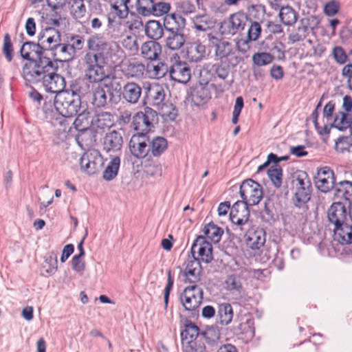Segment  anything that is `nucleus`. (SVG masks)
Segmentation results:
<instances>
[{
	"label": "nucleus",
	"instance_id": "nucleus-1",
	"mask_svg": "<svg viewBox=\"0 0 352 352\" xmlns=\"http://www.w3.org/2000/svg\"><path fill=\"white\" fill-rule=\"evenodd\" d=\"M58 67V64L47 62V64L41 67V69L27 72L25 80L32 84L42 82L47 92L56 94L55 96H58L66 86L65 78L57 74Z\"/></svg>",
	"mask_w": 352,
	"mask_h": 352
},
{
	"label": "nucleus",
	"instance_id": "nucleus-2",
	"mask_svg": "<svg viewBox=\"0 0 352 352\" xmlns=\"http://www.w3.org/2000/svg\"><path fill=\"white\" fill-rule=\"evenodd\" d=\"M43 50L38 41H27L22 43L19 50L20 55L23 60L28 61L22 68L24 79L26 78L27 72L39 70L47 62H51L50 57Z\"/></svg>",
	"mask_w": 352,
	"mask_h": 352
},
{
	"label": "nucleus",
	"instance_id": "nucleus-3",
	"mask_svg": "<svg viewBox=\"0 0 352 352\" xmlns=\"http://www.w3.org/2000/svg\"><path fill=\"white\" fill-rule=\"evenodd\" d=\"M203 289L194 284L186 287L179 296V300L184 309L190 313V318H197L199 316V308L203 300Z\"/></svg>",
	"mask_w": 352,
	"mask_h": 352
},
{
	"label": "nucleus",
	"instance_id": "nucleus-4",
	"mask_svg": "<svg viewBox=\"0 0 352 352\" xmlns=\"http://www.w3.org/2000/svg\"><path fill=\"white\" fill-rule=\"evenodd\" d=\"M81 98H74L65 94H58L54 97L56 111L65 118L75 117L82 109Z\"/></svg>",
	"mask_w": 352,
	"mask_h": 352
},
{
	"label": "nucleus",
	"instance_id": "nucleus-5",
	"mask_svg": "<svg viewBox=\"0 0 352 352\" xmlns=\"http://www.w3.org/2000/svg\"><path fill=\"white\" fill-rule=\"evenodd\" d=\"M239 195L243 204L257 205L263 198V188L260 184L252 179H245L239 187Z\"/></svg>",
	"mask_w": 352,
	"mask_h": 352
},
{
	"label": "nucleus",
	"instance_id": "nucleus-6",
	"mask_svg": "<svg viewBox=\"0 0 352 352\" xmlns=\"http://www.w3.org/2000/svg\"><path fill=\"white\" fill-rule=\"evenodd\" d=\"M158 116L156 111L151 107L144 108V111L137 112L132 118L131 126L137 133H148L154 128V124L157 123Z\"/></svg>",
	"mask_w": 352,
	"mask_h": 352
},
{
	"label": "nucleus",
	"instance_id": "nucleus-7",
	"mask_svg": "<svg viewBox=\"0 0 352 352\" xmlns=\"http://www.w3.org/2000/svg\"><path fill=\"white\" fill-rule=\"evenodd\" d=\"M87 48L96 52L103 64L107 65L109 61L116 63L113 58L116 56L109 43L102 40L97 36H92L87 40Z\"/></svg>",
	"mask_w": 352,
	"mask_h": 352
},
{
	"label": "nucleus",
	"instance_id": "nucleus-8",
	"mask_svg": "<svg viewBox=\"0 0 352 352\" xmlns=\"http://www.w3.org/2000/svg\"><path fill=\"white\" fill-rule=\"evenodd\" d=\"M190 253L192 257H199V262L202 261L208 264L213 260L212 245L202 235L197 236L193 241Z\"/></svg>",
	"mask_w": 352,
	"mask_h": 352
},
{
	"label": "nucleus",
	"instance_id": "nucleus-9",
	"mask_svg": "<svg viewBox=\"0 0 352 352\" xmlns=\"http://www.w3.org/2000/svg\"><path fill=\"white\" fill-rule=\"evenodd\" d=\"M150 138L145 133H137L131 138L129 150L135 158L142 159L149 155Z\"/></svg>",
	"mask_w": 352,
	"mask_h": 352
},
{
	"label": "nucleus",
	"instance_id": "nucleus-10",
	"mask_svg": "<svg viewBox=\"0 0 352 352\" xmlns=\"http://www.w3.org/2000/svg\"><path fill=\"white\" fill-rule=\"evenodd\" d=\"M37 41L49 56L50 52L58 45L57 43L61 41L60 32L54 28L47 27L38 32Z\"/></svg>",
	"mask_w": 352,
	"mask_h": 352
},
{
	"label": "nucleus",
	"instance_id": "nucleus-11",
	"mask_svg": "<svg viewBox=\"0 0 352 352\" xmlns=\"http://www.w3.org/2000/svg\"><path fill=\"white\" fill-rule=\"evenodd\" d=\"M81 170L88 175H94L98 172L102 165L103 159L99 152L92 151L85 152L79 160Z\"/></svg>",
	"mask_w": 352,
	"mask_h": 352
},
{
	"label": "nucleus",
	"instance_id": "nucleus-12",
	"mask_svg": "<svg viewBox=\"0 0 352 352\" xmlns=\"http://www.w3.org/2000/svg\"><path fill=\"white\" fill-rule=\"evenodd\" d=\"M251 206L247 204H243L239 200L236 201L232 206L230 212V219L232 223L237 226L236 229L244 231L243 226L245 225L250 219Z\"/></svg>",
	"mask_w": 352,
	"mask_h": 352
},
{
	"label": "nucleus",
	"instance_id": "nucleus-13",
	"mask_svg": "<svg viewBox=\"0 0 352 352\" xmlns=\"http://www.w3.org/2000/svg\"><path fill=\"white\" fill-rule=\"evenodd\" d=\"M165 96L163 87L158 83H148L144 87V104H148L160 109L164 104Z\"/></svg>",
	"mask_w": 352,
	"mask_h": 352
},
{
	"label": "nucleus",
	"instance_id": "nucleus-14",
	"mask_svg": "<svg viewBox=\"0 0 352 352\" xmlns=\"http://www.w3.org/2000/svg\"><path fill=\"white\" fill-rule=\"evenodd\" d=\"M333 171L328 166L318 168L314 177L316 186L322 192H328L332 190L336 183Z\"/></svg>",
	"mask_w": 352,
	"mask_h": 352
},
{
	"label": "nucleus",
	"instance_id": "nucleus-15",
	"mask_svg": "<svg viewBox=\"0 0 352 352\" xmlns=\"http://www.w3.org/2000/svg\"><path fill=\"white\" fill-rule=\"evenodd\" d=\"M108 96L111 104H116L122 100V85L116 76L107 77L100 83Z\"/></svg>",
	"mask_w": 352,
	"mask_h": 352
},
{
	"label": "nucleus",
	"instance_id": "nucleus-16",
	"mask_svg": "<svg viewBox=\"0 0 352 352\" xmlns=\"http://www.w3.org/2000/svg\"><path fill=\"white\" fill-rule=\"evenodd\" d=\"M348 217L346 204L338 201L332 203L327 210V219L331 224L338 227L346 223Z\"/></svg>",
	"mask_w": 352,
	"mask_h": 352
},
{
	"label": "nucleus",
	"instance_id": "nucleus-17",
	"mask_svg": "<svg viewBox=\"0 0 352 352\" xmlns=\"http://www.w3.org/2000/svg\"><path fill=\"white\" fill-rule=\"evenodd\" d=\"M61 41L57 43L53 50L49 54L50 60L53 63L69 62L74 58L73 47L70 43H61Z\"/></svg>",
	"mask_w": 352,
	"mask_h": 352
},
{
	"label": "nucleus",
	"instance_id": "nucleus-18",
	"mask_svg": "<svg viewBox=\"0 0 352 352\" xmlns=\"http://www.w3.org/2000/svg\"><path fill=\"white\" fill-rule=\"evenodd\" d=\"M180 274L186 278L185 283H194L199 282L201 278V265L199 257L194 256L192 259L189 260L184 270L180 267Z\"/></svg>",
	"mask_w": 352,
	"mask_h": 352
},
{
	"label": "nucleus",
	"instance_id": "nucleus-19",
	"mask_svg": "<svg viewBox=\"0 0 352 352\" xmlns=\"http://www.w3.org/2000/svg\"><path fill=\"white\" fill-rule=\"evenodd\" d=\"M170 78L179 83H187L191 76L190 69L186 62L178 61L168 69Z\"/></svg>",
	"mask_w": 352,
	"mask_h": 352
},
{
	"label": "nucleus",
	"instance_id": "nucleus-20",
	"mask_svg": "<svg viewBox=\"0 0 352 352\" xmlns=\"http://www.w3.org/2000/svg\"><path fill=\"white\" fill-rule=\"evenodd\" d=\"M162 25L165 29V33L168 32H184L186 25V19L180 14L173 12L167 14L162 19Z\"/></svg>",
	"mask_w": 352,
	"mask_h": 352
},
{
	"label": "nucleus",
	"instance_id": "nucleus-21",
	"mask_svg": "<svg viewBox=\"0 0 352 352\" xmlns=\"http://www.w3.org/2000/svg\"><path fill=\"white\" fill-rule=\"evenodd\" d=\"M246 245L252 250H260L266 241L265 231L261 228L248 230L245 235Z\"/></svg>",
	"mask_w": 352,
	"mask_h": 352
},
{
	"label": "nucleus",
	"instance_id": "nucleus-22",
	"mask_svg": "<svg viewBox=\"0 0 352 352\" xmlns=\"http://www.w3.org/2000/svg\"><path fill=\"white\" fill-rule=\"evenodd\" d=\"M122 144V133L119 131L112 130L107 133L103 138V150L107 153L120 151Z\"/></svg>",
	"mask_w": 352,
	"mask_h": 352
},
{
	"label": "nucleus",
	"instance_id": "nucleus-23",
	"mask_svg": "<svg viewBox=\"0 0 352 352\" xmlns=\"http://www.w3.org/2000/svg\"><path fill=\"white\" fill-rule=\"evenodd\" d=\"M188 97L196 106H201L210 98V92L206 86L197 83L190 89Z\"/></svg>",
	"mask_w": 352,
	"mask_h": 352
},
{
	"label": "nucleus",
	"instance_id": "nucleus-24",
	"mask_svg": "<svg viewBox=\"0 0 352 352\" xmlns=\"http://www.w3.org/2000/svg\"><path fill=\"white\" fill-rule=\"evenodd\" d=\"M164 47L171 51L180 50L186 43L184 32H168L164 36Z\"/></svg>",
	"mask_w": 352,
	"mask_h": 352
},
{
	"label": "nucleus",
	"instance_id": "nucleus-25",
	"mask_svg": "<svg viewBox=\"0 0 352 352\" xmlns=\"http://www.w3.org/2000/svg\"><path fill=\"white\" fill-rule=\"evenodd\" d=\"M183 329L181 331V342L189 340L200 341L201 330L199 327L189 318H184L183 320Z\"/></svg>",
	"mask_w": 352,
	"mask_h": 352
},
{
	"label": "nucleus",
	"instance_id": "nucleus-26",
	"mask_svg": "<svg viewBox=\"0 0 352 352\" xmlns=\"http://www.w3.org/2000/svg\"><path fill=\"white\" fill-rule=\"evenodd\" d=\"M209 45L215 47V55L219 58H226L232 51V44L223 40H220L212 34H208Z\"/></svg>",
	"mask_w": 352,
	"mask_h": 352
},
{
	"label": "nucleus",
	"instance_id": "nucleus-27",
	"mask_svg": "<svg viewBox=\"0 0 352 352\" xmlns=\"http://www.w3.org/2000/svg\"><path fill=\"white\" fill-rule=\"evenodd\" d=\"M145 35L152 41H157L164 38L165 29L162 21L160 20H149L144 25Z\"/></svg>",
	"mask_w": 352,
	"mask_h": 352
},
{
	"label": "nucleus",
	"instance_id": "nucleus-28",
	"mask_svg": "<svg viewBox=\"0 0 352 352\" xmlns=\"http://www.w3.org/2000/svg\"><path fill=\"white\" fill-rule=\"evenodd\" d=\"M162 53L161 44L155 41H148L141 46L142 56L149 60H156Z\"/></svg>",
	"mask_w": 352,
	"mask_h": 352
},
{
	"label": "nucleus",
	"instance_id": "nucleus-29",
	"mask_svg": "<svg viewBox=\"0 0 352 352\" xmlns=\"http://www.w3.org/2000/svg\"><path fill=\"white\" fill-rule=\"evenodd\" d=\"M141 94L142 88L135 82H127L122 87V99L130 104L138 102Z\"/></svg>",
	"mask_w": 352,
	"mask_h": 352
},
{
	"label": "nucleus",
	"instance_id": "nucleus-30",
	"mask_svg": "<svg viewBox=\"0 0 352 352\" xmlns=\"http://www.w3.org/2000/svg\"><path fill=\"white\" fill-rule=\"evenodd\" d=\"M262 48L268 51L274 56L276 54L279 59L285 57V45L278 41H272V36H267L262 43Z\"/></svg>",
	"mask_w": 352,
	"mask_h": 352
},
{
	"label": "nucleus",
	"instance_id": "nucleus-31",
	"mask_svg": "<svg viewBox=\"0 0 352 352\" xmlns=\"http://www.w3.org/2000/svg\"><path fill=\"white\" fill-rule=\"evenodd\" d=\"M331 190H333L335 197L344 199L346 202L352 199V182L350 181L343 180L336 182Z\"/></svg>",
	"mask_w": 352,
	"mask_h": 352
},
{
	"label": "nucleus",
	"instance_id": "nucleus-32",
	"mask_svg": "<svg viewBox=\"0 0 352 352\" xmlns=\"http://www.w3.org/2000/svg\"><path fill=\"white\" fill-rule=\"evenodd\" d=\"M352 126V113L338 111L336 113L333 123L330 127L337 129L340 131H344L347 129L351 131Z\"/></svg>",
	"mask_w": 352,
	"mask_h": 352
},
{
	"label": "nucleus",
	"instance_id": "nucleus-33",
	"mask_svg": "<svg viewBox=\"0 0 352 352\" xmlns=\"http://www.w3.org/2000/svg\"><path fill=\"white\" fill-rule=\"evenodd\" d=\"M335 238L342 245L352 243V226L347 223L335 227L333 229Z\"/></svg>",
	"mask_w": 352,
	"mask_h": 352
},
{
	"label": "nucleus",
	"instance_id": "nucleus-34",
	"mask_svg": "<svg viewBox=\"0 0 352 352\" xmlns=\"http://www.w3.org/2000/svg\"><path fill=\"white\" fill-rule=\"evenodd\" d=\"M111 6L112 11L108 15L109 24L113 23L117 16L119 19H124L130 14L129 10L124 6L123 0H112Z\"/></svg>",
	"mask_w": 352,
	"mask_h": 352
},
{
	"label": "nucleus",
	"instance_id": "nucleus-35",
	"mask_svg": "<svg viewBox=\"0 0 352 352\" xmlns=\"http://www.w3.org/2000/svg\"><path fill=\"white\" fill-rule=\"evenodd\" d=\"M85 76L90 82H102L104 79L109 77L106 76L104 65H86Z\"/></svg>",
	"mask_w": 352,
	"mask_h": 352
},
{
	"label": "nucleus",
	"instance_id": "nucleus-36",
	"mask_svg": "<svg viewBox=\"0 0 352 352\" xmlns=\"http://www.w3.org/2000/svg\"><path fill=\"white\" fill-rule=\"evenodd\" d=\"M295 189L292 202L296 207L302 208L310 200L312 187H296Z\"/></svg>",
	"mask_w": 352,
	"mask_h": 352
},
{
	"label": "nucleus",
	"instance_id": "nucleus-37",
	"mask_svg": "<svg viewBox=\"0 0 352 352\" xmlns=\"http://www.w3.org/2000/svg\"><path fill=\"white\" fill-rule=\"evenodd\" d=\"M167 148L168 142L164 137L155 136L150 138L148 156L160 157Z\"/></svg>",
	"mask_w": 352,
	"mask_h": 352
},
{
	"label": "nucleus",
	"instance_id": "nucleus-38",
	"mask_svg": "<svg viewBox=\"0 0 352 352\" xmlns=\"http://www.w3.org/2000/svg\"><path fill=\"white\" fill-rule=\"evenodd\" d=\"M278 16L283 24L292 26L298 21L299 15L292 6H286L280 8Z\"/></svg>",
	"mask_w": 352,
	"mask_h": 352
},
{
	"label": "nucleus",
	"instance_id": "nucleus-39",
	"mask_svg": "<svg viewBox=\"0 0 352 352\" xmlns=\"http://www.w3.org/2000/svg\"><path fill=\"white\" fill-rule=\"evenodd\" d=\"M194 28L201 32H206L213 28L215 20L208 14H200L195 16L193 19Z\"/></svg>",
	"mask_w": 352,
	"mask_h": 352
},
{
	"label": "nucleus",
	"instance_id": "nucleus-40",
	"mask_svg": "<svg viewBox=\"0 0 352 352\" xmlns=\"http://www.w3.org/2000/svg\"><path fill=\"white\" fill-rule=\"evenodd\" d=\"M218 322L221 325H228L233 318V309L230 303H221L218 306Z\"/></svg>",
	"mask_w": 352,
	"mask_h": 352
},
{
	"label": "nucleus",
	"instance_id": "nucleus-41",
	"mask_svg": "<svg viewBox=\"0 0 352 352\" xmlns=\"http://www.w3.org/2000/svg\"><path fill=\"white\" fill-rule=\"evenodd\" d=\"M89 114L90 113L87 109H84L82 111H80L78 112L73 122L76 130L83 133L89 129L90 126Z\"/></svg>",
	"mask_w": 352,
	"mask_h": 352
},
{
	"label": "nucleus",
	"instance_id": "nucleus-42",
	"mask_svg": "<svg viewBox=\"0 0 352 352\" xmlns=\"http://www.w3.org/2000/svg\"><path fill=\"white\" fill-rule=\"evenodd\" d=\"M206 47L199 42H195L187 49V56L192 61L197 63L205 56Z\"/></svg>",
	"mask_w": 352,
	"mask_h": 352
},
{
	"label": "nucleus",
	"instance_id": "nucleus-43",
	"mask_svg": "<svg viewBox=\"0 0 352 352\" xmlns=\"http://www.w3.org/2000/svg\"><path fill=\"white\" fill-rule=\"evenodd\" d=\"M219 31L223 36H234L236 34H239V35L241 36L243 34V33H241L239 26L236 25L235 21H234L231 15L228 19L223 20L221 23Z\"/></svg>",
	"mask_w": 352,
	"mask_h": 352
},
{
	"label": "nucleus",
	"instance_id": "nucleus-44",
	"mask_svg": "<svg viewBox=\"0 0 352 352\" xmlns=\"http://www.w3.org/2000/svg\"><path fill=\"white\" fill-rule=\"evenodd\" d=\"M204 235L210 239L214 243H217L220 241L223 230L214 224L212 221L206 224L203 230Z\"/></svg>",
	"mask_w": 352,
	"mask_h": 352
},
{
	"label": "nucleus",
	"instance_id": "nucleus-45",
	"mask_svg": "<svg viewBox=\"0 0 352 352\" xmlns=\"http://www.w3.org/2000/svg\"><path fill=\"white\" fill-rule=\"evenodd\" d=\"M93 104L97 108H102L110 104L108 96L100 84L93 90Z\"/></svg>",
	"mask_w": 352,
	"mask_h": 352
},
{
	"label": "nucleus",
	"instance_id": "nucleus-46",
	"mask_svg": "<svg viewBox=\"0 0 352 352\" xmlns=\"http://www.w3.org/2000/svg\"><path fill=\"white\" fill-rule=\"evenodd\" d=\"M120 164L119 157H114L103 172L102 177L106 181L113 180L118 175Z\"/></svg>",
	"mask_w": 352,
	"mask_h": 352
},
{
	"label": "nucleus",
	"instance_id": "nucleus-47",
	"mask_svg": "<svg viewBox=\"0 0 352 352\" xmlns=\"http://www.w3.org/2000/svg\"><path fill=\"white\" fill-rule=\"evenodd\" d=\"M247 12L249 19H254L257 21L263 22L266 13L265 6L260 4H250L247 6Z\"/></svg>",
	"mask_w": 352,
	"mask_h": 352
},
{
	"label": "nucleus",
	"instance_id": "nucleus-48",
	"mask_svg": "<svg viewBox=\"0 0 352 352\" xmlns=\"http://www.w3.org/2000/svg\"><path fill=\"white\" fill-rule=\"evenodd\" d=\"M267 174L276 188L282 185L283 180V169L280 165H273L267 169Z\"/></svg>",
	"mask_w": 352,
	"mask_h": 352
},
{
	"label": "nucleus",
	"instance_id": "nucleus-49",
	"mask_svg": "<svg viewBox=\"0 0 352 352\" xmlns=\"http://www.w3.org/2000/svg\"><path fill=\"white\" fill-rule=\"evenodd\" d=\"M292 184L296 187H312L307 173L304 170H298L292 175Z\"/></svg>",
	"mask_w": 352,
	"mask_h": 352
},
{
	"label": "nucleus",
	"instance_id": "nucleus-50",
	"mask_svg": "<svg viewBox=\"0 0 352 352\" xmlns=\"http://www.w3.org/2000/svg\"><path fill=\"white\" fill-rule=\"evenodd\" d=\"M200 342L205 341L209 345L214 344L219 338V332L212 327H208L205 331H201Z\"/></svg>",
	"mask_w": 352,
	"mask_h": 352
},
{
	"label": "nucleus",
	"instance_id": "nucleus-51",
	"mask_svg": "<svg viewBox=\"0 0 352 352\" xmlns=\"http://www.w3.org/2000/svg\"><path fill=\"white\" fill-rule=\"evenodd\" d=\"M225 283L226 288L230 292H236L240 294L243 290L241 278L239 275L232 274L228 276Z\"/></svg>",
	"mask_w": 352,
	"mask_h": 352
},
{
	"label": "nucleus",
	"instance_id": "nucleus-52",
	"mask_svg": "<svg viewBox=\"0 0 352 352\" xmlns=\"http://www.w3.org/2000/svg\"><path fill=\"white\" fill-rule=\"evenodd\" d=\"M182 350V352H206V346L204 342L197 340L183 341Z\"/></svg>",
	"mask_w": 352,
	"mask_h": 352
},
{
	"label": "nucleus",
	"instance_id": "nucleus-53",
	"mask_svg": "<svg viewBox=\"0 0 352 352\" xmlns=\"http://www.w3.org/2000/svg\"><path fill=\"white\" fill-rule=\"evenodd\" d=\"M261 23L257 21H252L251 19L248 23V30L246 32V36L249 38V40L252 41H256L261 35L262 29Z\"/></svg>",
	"mask_w": 352,
	"mask_h": 352
},
{
	"label": "nucleus",
	"instance_id": "nucleus-54",
	"mask_svg": "<svg viewBox=\"0 0 352 352\" xmlns=\"http://www.w3.org/2000/svg\"><path fill=\"white\" fill-rule=\"evenodd\" d=\"M43 268L47 274L52 275L58 270V260L57 256L53 252L49 254L48 256L45 258V263L43 265Z\"/></svg>",
	"mask_w": 352,
	"mask_h": 352
},
{
	"label": "nucleus",
	"instance_id": "nucleus-55",
	"mask_svg": "<svg viewBox=\"0 0 352 352\" xmlns=\"http://www.w3.org/2000/svg\"><path fill=\"white\" fill-rule=\"evenodd\" d=\"M170 8V4L169 3L162 1L156 2L153 0L151 16H161L164 14L166 15L168 14Z\"/></svg>",
	"mask_w": 352,
	"mask_h": 352
},
{
	"label": "nucleus",
	"instance_id": "nucleus-56",
	"mask_svg": "<svg viewBox=\"0 0 352 352\" xmlns=\"http://www.w3.org/2000/svg\"><path fill=\"white\" fill-rule=\"evenodd\" d=\"M158 109L161 110L162 116L165 120H168L170 121H174L176 119V118L177 117V115H178L177 109L172 103H170L168 104L164 103Z\"/></svg>",
	"mask_w": 352,
	"mask_h": 352
},
{
	"label": "nucleus",
	"instance_id": "nucleus-57",
	"mask_svg": "<svg viewBox=\"0 0 352 352\" xmlns=\"http://www.w3.org/2000/svg\"><path fill=\"white\" fill-rule=\"evenodd\" d=\"M234 333L236 335L245 334L249 338H252L254 336L253 322L250 320H247L246 322L240 323L236 327H234Z\"/></svg>",
	"mask_w": 352,
	"mask_h": 352
},
{
	"label": "nucleus",
	"instance_id": "nucleus-58",
	"mask_svg": "<svg viewBox=\"0 0 352 352\" xmlns=\"http://www.w3.org/2000/svg\"><path fill=\"white\" fill-rule=\"evenodd\" d=\"M2 52L8 62H11L14 56V48L10 36L8 33L5 34L3 36Z\"/></svg>",
	"mask_w": 352,
	"mask_h": 352
},
{
	"label": "nucleus",
	"instance_id": "nucleus-59",
	"mask_svg": "<svg viewBox=\"0 0 352 352\" xmlns=\"http://www.w3.org/2000/svg\"><path fill=\"white\" fill-rule=\"evenodd\" d=\"M41 110L44 116V119L48 122H52L53 120H58L56 116L57 113L58 114V113L56 111L54 101L52 102L51 100L49 102L45 100Z\"/></svg>",
	"mask_w": 352,
	"mask_h": 352
},
{
	"label": "nucleus",
	"instance_id": "nucleus-60",
	"mask_svg": "<svg viewBox=\"0 0 352 352\" xmlns=\"http://www.w3.org/2000/svg\"><path fill=\"white\" fill-rule=\"evenodd\" d=\"M274 56L267 52H257L252 56L253 63L258 67L271 63Z\"/></svg>",
	"mask_w": 352,
	"mask_h": 352
},
{
	"label": "nucleus",
	"instance_id": "nucleus-61",
	"mask_svg": "<svg viewBox=\"0 0 352 352\" xmlns=\"http://www.w3.org/2000/svg\"><path fill=\"white\" fill-rule=\"evenodd\" d=\"M176 11L180 14L188 15L195 12V5L189 0L180 1L175 3Z\"/></svg>",
	"mask_w": 352,
	"mask_h": 352
},
{
	"label": "nucleus",
	"instance_id": "nucleus-62",
	"mask_svg": "<svg viewBox=\"0 0 352 352\" xmlns=\"http://www.w3.org/2000/svg\"><path fill=\"white\" fill-rule=\"evenodd\" d=\"M82 87L80 86V83L78 80H74L71 81L69 87L66 88V87L62 89V91L59 92V94H65L71 96L74 98H80Z\"/></svg>",
	"mask_w": 352,
	"mask_h": 352
},
{
	"label": "nucleus",
	"instance_id": "nucleus-63",
	"mask_svg": "<svg viewBox=\"0 0 352 352\" xmlns=\"http://www.w3.org/2000/svg\"><path fill=\"white\" fill-rule=\"evenodd\" d=\"M231 16L234 21H235L236 25L239 26V30L242 32L245 30V27H247V25H248L250 19H249L248 14L245 13L243 11L236 12L235 13L232 14Z\"/></svg>",
	"mask_w": 352,
	"mask_h": 352
},
{
	"label": "nucleus",
	"instance_id": "nucleus-64",
	"mask_svg": "<svg viewBox=\"0 0 352 352\" xmlns=\"http://www.w3.org/2000/svg\"><path fill=\"white\" fill-rule=\"evenodd\" d=\"M212 70L218 78L225 80L230 73V66L221 62L220 63L214 64Z\"/></svg>",
	"mask_w": 352,
	"mask_h": 352
}]
</instances>
